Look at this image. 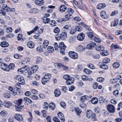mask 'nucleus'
Instances as JSON below:
<instances>
[{"instance_id":"69168bd1","label":"nucleus","mask_w":122,"mask_h":122,"mask_svg":"<svg viewBox=\"0 0 122 122\" xmlns=\"http://www.w3.org/2000/svg\"><path fill=\"white\" fill-rule=\"evenodd\" d=\"M20 82L17 83V84L15 85V86L16 88V90L18 91L19 90L20 87Z\"/></svg>"},{"instance_id":"3c124183","label":"nucleus","mask_w":122,"mask_h":122,"mask_svg":"<svg viewBox=\"0 0 122 122\" xmlns=\"http://www.w3.org/2000/svg\"><path fill=\"white\" fill-rule=\"evenodd\" d=\"M71 15L69 14H66L65 15V17L66 19V20H70L71 18Z\"/></svg>"},{"instance_id":"bf43d9fd","label":"nucleus","mask_w":122,"mask_h":122,"mask_svg":"<svg viewBox=\"0 0 122 122\" xmlns=\"http://www.w3.org/2000/svg\"><path fill=\"white\" fill-rule=\"evenodd\" d=\"M60 106L64 108H65L66 107V104L64 102H61L60 103Z\"/></svg>"},{"instance_id":"338daca9","label":"nucleus","mask_w":122,"mask_h":122,"mask_svg":"<svg viewBox=\"0 0 122 122\" xmlns=\"http://www.w3.org/2000/svg\"><path fill=\"white\" fill-rule=\"evenodd\" d=\"M54 47L55 49V50L56 51H57L58 48H59V46H58L57 43L56 42H55L54 43Z\"/></svg>"},{"instance_id":"b1692460","label":"nucleus","mask_w":122,"mask_h":122,"mask_svg":"<svg viewBox=\"0 0 122 122\" xmlns=\"http://www.w3.org/2000/svg\"><path fill=\"white\" fill-rule=\"evenodd\" d=\"M76 49L77 51L79 52H81L83 50L85 49L81 45H79L76 47Z\"/></svg>"},{"instance_id":"f8f14e48","label":"nucleus","mask_w":122,"mask_h":122,"mask_svg":"<svg viewBox=\"0 0 122 122\" xmlns=\"http://www.w3.org/2000/svg\"><path fill=\"white\" fill-rule=\"evenodd\" d=\"M92 113L91 110H87L86 113V117L88 118H90L92 115Z\"/></svg>"},{"instance_id":"7c9ffc66","label":"nucleus","mask_w":122,"mask_h":122,"mask_svg":"<svg viewBox=\"0 0 122 122\" xmlns=\"http://www.w3.org/2000/svg\"><path fill=\"white\" fill-rule=\"evenodd\" d=\"M98 100L96 97L93 98L91 101L92 103L94 104H96L98 103Z\"/></svg>"},{"instance_id":"c756f323","label":"nucleus","mask_w":122,"mask_h":122,"mask_svg":"<svg viewBox=\"0 0 122 122\" xmlns=\"http://www.w3.org/2000/svg\"><path fill=\"white\" fill-rule=\"evenodd\" d=\"M59 65L60 67H61L63 70L65 71H67L69 69V67L68 66L62 65L61 64H60Z\"/></svg>"},{"instance_id":"ddd939ff","label":"nucleus","mask_w":122,"mask_h":122,"mask_svg":"<svg viewBox=\"0 0 122 122\" xmlns=\"http://www.w3.org/2000/svg\"><path fill=\"white\" fill-rule=\"evenodd\" d=\"M58 117L60 118V119L61 120L62 122H64L65 119L64 116V115L61 112H59L57 114Z\"/></svg>"},{"instance_id":"49530a36","label":"nucleus","mask_w":122,"mask_h":122,"mask_svg":"<svg viewBox=\"0 0 122 122\" xmlns=\"http://www.w3.org/2000/svg\"><path fill=\"white\" fill-rule=\"evenodd\" d=\"M49 107L50 109L53 110L55 108V105L54 103H50L49 105Z\"/></svg>"},{"instance_id":"4d7b16f0","label":"nucleus","mask_w":122,"mask_h":122,"mask_svg":"<svg viewBox=\"0 0 122 122\" xmlns=\"http://www.w3.org/2000/svg\"><path fill=\"white\" fill-rule=\"evenodd\" d=\"M110 61V59L108 58H104L103 60V62L106 63H108Z\"/></svg>"},{"instance_id":"052dcab7","label":"nucleus","mask_w":122,"mask_h":122,"mask_svg":"<svg viewBox=\"0 0 122 122\" xmlns=\"http://www.w3.org/2000/svg\"><path fill=\"white\" fill-rule=\"evenodd\" d=\"M48 104L46 102H44L43 106V108L46 109H47L48 108Z\"/></svg>"},{"instance_id":"412c9836","label":"nucleus","mask_w":122,"mask_h":122,"mask_svg":"<svg viewBox=\"0 0 122 122\" xmlns=\"http://www.w3.org/2000/svg\"><path fill=\"white\" fill-rule=\"evenodd\" d=\"M106 6V5L104 3H100L97 6L98 9H101L105 8Z\"/></svg>"},{"instance_id":"de8ad7c7","label":"nucleus","mask_w":122,"mask_h":122,"mask_svg":"<svg viewBox=\"0 0 122 122\" xmlns=\"http://www.w3.org/2000/svg\"><path fill=\"white\" fill-rule=\"evenodd\" d=\"M50 25L53 27L55 26L56 24V21L54 20L51 21L50 22Z\"/></svg>"},{"instance_id":"774afa93","label":"nucleus","mask_w":122,"mask_h":122,"mask_svg":"<svg viewBox=\"0 0 122 122\" xmlns=\"http://www.w3.org/2000/svg\"><path fill=\"white\" fill-rule=\"evenodd\" d=\"M103 51V52L101 53V55L103 56H106L108 55V53L107 51H105L104 50Z\"/></svg>"},{"instance_id":"680f3d73","label":"nucleus","mask_w":122,"mask_h":122,"mask_svg":"<svg viewBox=\"0 0 122 122\" xmlns=\"http://www.w3.org/2000/svg\"><path fill=\"white\" fill-rule=\"evenodd\" d=\"M75 28L76 30L78 31H81L82 30V27L80 26H76Z\"/></svg>"},{"instance_id":"5fc2aeb1","label":"nucleus","mask_w":122,"mask_h":122,"mask_svg":"<svg viewBox=\"0 0 122 122\" xmlns=\"http://www.w3.org/2000/svg\"><path fill=\"white\" fill-rule=\"evenodd\" d=\"M92 57L94 58L97 59H98L100 58V55L98 54L93 55Z\"/></svg>"},{"instance_id":"dca6fc26","label":"nucleus","mask_w":122,"mask_h":122,"mask_svg":"<svg viewBox=\"0 0 122 122\" xmlns=\"http://www.w3.org/2000/svg\"><path fill=\"white\" fill-rule=\"evenodd\" d=\"M96 50L97 51L101 52L104 50V48L103 46H99L96 47Z\"/></svg>"},{"instance_id":"393cba45","label":"nucleus","mask_w":122,"mask_h":122,"mask_svg":"<svg viewBox=\"0 0 122 122\" xmlns=\"http://www.w3.org/2000/svg\"><path fill=\"white\" fill-rule=\"evenodd\" d=\"M49 43V41L47 40H45L43 43L42 46L44 48H46L48 46Z\"/></svg>"},{"instance_id":"a878e982","label":"nucleus","mask_w":122,"mask_h":122,"mask_svg":"<svg viewBox=\"0 0 122 122\" xmlns=\"http://www.w3.org/2000/svg\"><path fill=\"white\" fill-rule=\"evenodd\" d=\"M88 99V97L87 96L84 95L81 97L80 99V101L83 102L87 100Z\"/></svg>"},{"instance_id":"ea45409f","label":"nucleus","mask_w":122,"mask_h":122,"mask_svg":"<svg viewBox=\"0 0 122 122\" xmlns=\"http://www.w3.org/2000/svg\"><path fill=\"white\" fill-rule=\"evenodd\" d=\"M83 71L85 73L88 74H89L92 72L91 70L86 68L84 69Z\"/></svg>"},{"instance_id":"6ab92c4d","label":"nucleus","mask_w":122,"mask_h":122,"mask_svg":"<svg viewBox=\"0 0 122 122\" xmlns=\"http://www.w3.org/2000/svg\"><path fill=\"white\" fill-rule=\"evenodd\" d=\"M74 78L71 77L66 81V83L68 85H70L72 84L74 81Z\"/></svg>"},{"instance_id":"cd10ccee","label":"nucleus","mask_w":122,"mask_h":122,"mask_svg":"<svg viewBox=\"0 0 122 122\" xmlns=\"http://www.w3.org/2000/svg\"><path fill=\"white\" fill-rule=\"evenodd\" d=\"M38 26H36L32 30L30 31V32H27V33L29 35H30L32 33H34L35 31H36L37 29H38Z\"/></svg>"},{"instance_id":"79ce46f5","label":"nucleus","mask_w":122,"mask_h":122,"mask_svg":"<svg viewBox=\"0 0 122 122\" xmlns=\"http://www.w3.org/2000/svg\"><path fill=\"white\" fill-rule=\"evenodd\" d=\"M51 76V74L50 73H48L46 74L44 77L45 78L47 79V80H50Z\"/></svg>"},{"instance_id":"7ed1b4c3","label":"nucleus","mask_w":122,"mask_h":122,"mask_svg":"<svg viewBox=\"0 0 122 122\" xmlns=\"http://www.w3.org/2000/svg\"><path fill=\"white\" fill-rule=\"evenodd\" d=\"M107 109L110 113H113L115 111V107L112 104H108L107 106Z\"/></svg>"},{"instance_id":"13d9d810","label":"nucleus","mask_w":122,"mask_h":122,"mask_svg":"<svg viewBox=\"0 0 122 122\" xmlns=\"http://www.w3.org/2000/svg\"><path fill=\"white\" fill-rule=\"evenodd\" d=\"M63 77L64 79L67 80L71 78L70 76L67 74L64 75L63 76Z\"/></svg>"},{"instance_id":"f3484780","label":"nucleus","mask_w":122,"mask_h":122,"mask_svg":"<svg viewBox=\"0 0 122 122\" xmlns=\"http://www.w3.org/2000/svg\"><path fill=\"white\" fill-rule=\"evenodd\" d=\"M8 90L12 92V94L14 96H15L17 94V92H16L15 90V89H13L12 87L11 86H10L8 88Z\"/></svg>"},{"instance_id":"58836bf2","label":"nucleus","mask_w":122,"mask_h":122,"mask_svg":"<svg viewBox=\"0 0 122 122\" xmlns=\"http://www.w3.org/2000/svg\"><path fill=\"white\" fill-rule=\"evenodd\" d=\"M74 12L73 10L71 8H68L67 11V14H69L71 15L73 14Z\"/></svg>"},{"instance_id":"4468645a","label":"nucleus","mask_w":122,"mask_h":122,"mask_svg":"<svg viewBox=\"0 0 122 122\" xmlns=\"http://www.w3.org/2000/svg\"><path fill=\"white\" fill-rule=\"evenodd\" d=\"M66 46L65 45L63 42H61L60 43L59 45V48L60 49H65Z\"/></svg>"},{"instance_id":"6e6d98bb","label":"nucleus","mask_w":122,"mask_h":122,"mask_svg":"<svg viewBox=\"0 0 122 122\" xmlns=\"http://www.w3.org/2000/svg\"><path fill=\"white\" fill-rule=\"evenodd\" d=\"M76 32V30L75 28L73 27L71 28L70 31V33L71 34H73L75 33Z\"/></svg>"},{"instance_id":"20e7f679","label":"nucleus","mask_w":122,"mask_h":122,"mask_svg":"<svg viewBox=\"0 0 122 122\" xmlns=\"http://www.w3.org/2000/svg\"><path fill=\"white\" fill-rule=\"evenodd\" d=\"M15 78L18 80V81L20 82V83L22 85L24 84L25 83V81L24 78L20 75L16 76Z\"/></svg>"},{"instance_id":"39448f33","label":"nucleus","mask_w":122,"mask_h":122,"mask_svg":"<svg viewBox=\"0 0 122 122\" xmlns=\"http://www.w3.org/2000/svg\"><path fill=\"white\" fill-rule=\"evenodd\" d=\"M7 65L5 63L2 62L0 63V68L4 70L9 71V69L7 68Z\"/></svg>"},{"instance_id":"423d86ee","label":"nucleus","mask_w":122,"mask_h":122,"mask_svg":"<svg viewBox=\"0 0 122 122\" xmlns=\"http://www.w3.org/2000/svg\"><path fill=\"white\" fill-rule=\"evenodd\" d=\"M3 9H4V10L5 9L6 11H7V10L10 11H15V9L14 8L11 9L9 7L7 6L5 4L3 5Z\"/></svg>"},{"instance_id":"09e8293b","label":"nucleus","mask_w":122,"mask_h":122,"mask_svg":"<svg viewBox=\"0 0 122 122\" xmlns=\"http://www.w3.org/2000/svg\"><path fill=\"white\" fill-rule=\"evenodd\" d=\"M60 31V29L57 27H55L53 30V32L54 33L57 34L59 33Z\"/></svg>"},{"instance_id":"5701e85b","label":"nucleus","mask_w":122,"mask_h":122,"mask_svg":"<svg viewBox=\"0 0 122 122\" xmlns=\"http://www.w3.org/2000/svg\"><path fill=\"white\" fill-rule=\"evenodd\" d=\"M71 28V26L70 25H65L63 27V29L66 32H69V30Z\"/></svg>"},{"instance_id":"37998d69","label":"nucleus","mask_w":122,"mask_h":122,"mask_svg":"<svg viewBox=\"0 0 122 122\" xmlns=\"http://www.w3.org/2000/svg\"><path fill=\"white\" fill-rule=\"evenodd\" d=\"M36 50L39 51V52H42L43 49L42 47L41 46H38L36 49Z\"/></svg>"},{"instance_id":"0eeeda50","label":"nucleus","mask_w":122,"mask_h":122,"mask_svg":"<svg viewBox=\"0 0 122 122\" xmlns=\"http://www.w3.org/2000/svg\"><path fill=\"white\" fill-rule=\"evenodd\" d=\"M3 9H4V10L5 9L6 11H7V10L10 11H15V9L14 8L11 9L9 7L7 6L5 4L3 5Z\"/></svg>"},{"instance_id":"aec40b11","label":"nucleus","mask_w":122,"mask_h":122,"mask_svg":"<svg viewBox=\"0 0 122 122\" xmlns=\"http://www.w3.org/2000/svg\"><path fill=\"white\" fill-rule=\"evenodd\" d=\"M15 110L18 111H21L22 109L23 108L24 106H20L19 105H15Z\"/></svg>"},{"instance_id":"4c0bfd02","label":"nucleus","mask_w":122,"mask_h":122,"mask_svg":"<svg viewBox=\"0 0 122 122\" xmlns=\"http://www.w3.org/2000/svg\"><path fill=\"white\" fill-rule=\"evenodd\" d=\"M49 81V80H47V79L45 78L44 77L41 80V83L45 85L46 83Z\"/></svg>"},{"instance_id":"2f4dec72","label":"nucleus","mask_w":122,"mask_h":122,"mask_svg":"<svg viewBox=\"0 0 122 122\" xmlns=\"http://www.w3.org/2000/svg\"><path fill=\"white\" fill-rule=\"evenodd\" d=\"M54 94L55 96L57 97L60 95L61 92L59 89H57L55 90Z\"/></svg>"},{"instance_id":"f704fd0d","label":"nucleus","mask_w":122,"mask_h":122,"mask_svg":"<svg viewBox=\"0 0 122 122\" xmlns=\"http://www.w3.org/2000/svg\"><path fill=\"white\" fill-rule=\"evenodd\" d=\"M23 37V35L21 34H19L17 36V40L18 41L21 40L22 42H23L24 39L23 38H22Z\"/></svg>"},{"instance_id":"c85d7f7f","label":"nucleus","mask_w":122,"mask_h":122,"mask_svg":"<svg viewBox=\"0 0 122 122\" xmlns=\"http://www.w3.org/2000/svg\"><path fill=\"white\" fill-rule=\"evenodd\" d=\"M75 111L76 113L78 115H79L81 112V110L78 107L75 108Z\"/></svg>"},{"instance_id":"0e129e2a","label":"nucleus","mask_w":122,"mask_h":122,"mask_svg":"<svg viewBox=\"0 0 122 122\" xmlns=\"http://www.w3.org/2000/svg\"><path fill=\"white\" fill-rule=\"evenodd\" d=\"M104 79L102 77H100L97 79V81L100 82H102L104 81Z\"/></svg>"},{"instance_id":"2eb2a0df","label":"nucleus","mask_w":122,"mask_h":122,"mask_svg":"<svg viewBox=\"0 0 122 122\" xmlns=\"http://www.w3.org/2000/svg\"><path fill=\"white\" fill-rule=\"evenodd\" d=\"M60 35L61 39L65 40L67 37V33L65 32H62Z\"/></svg>"},{"instance_id":"a19ab883","label":"nucleus","mask_w":122,"mask_h":122,"mask_svg":"<svg viewBox=\"0 0 122 122\" xmlns=\"http://www.w3.org/2000/svg\"><path fill=\"white\" fill-rule=\"evenodd\" d=\"M15 67L14 64L13 63H11L9 65L7 66V68L9 69V71L10 69H13Z\"/></svg>"},{"instance_id":"f257e3e1","label":"nucleus","mask_w":122,"mask_h":122,"mask_svg":"<svg viewBox=\"0 0 122 122\" xmlns=\"http://www.w3.org/2000/svg\"><path fill=\"white\" fill-rule=\"evenodd\" d=\"M38 66L37 65L33 66L30 69L27 68L26 66L23 67L18 70V71H19L20 73H23L24 72H27L29 75H31L36 72L38 69Z\"/></svg>"},{"instance_id":"bb28decb","label":"nucleus","mask_w":122,"mask_h":122,"mask_svg":"<svg viewBox=\"0 0 122 122\" xmlns=\"http://www.w3.org/2000/svg\"><path fill=\"white\" fill-rule=\"evenodd\" d=\"M1 46L3 47H5L9 46L8 43L6 41H3L1 42L0 44Z\"/></svg>"},{"instance_id":"1a4fd4ad","label":"nucleus","mask_w":122,"mask_h":122,"mask_svg":"<svg viewBox=\"0 0 122 122\" xmlns=\"http://www.w3.org/2000/svg\"><path fill=\"white\" fill-rule=\"evenodd\" d=\"M14 117L17 120L19 121H21L23 120V118L21 115L18 114H16Z\"/></svg>"},{"instance_id":"a18cd8bd","label":"nucleus","mask_w":122,"mask_h":122,"mask_svg":"<svg viewBox=\"0 0 122 122\" xmlns=\"http://www.w3.org/2000/svg\"><path fill=\"white\" fill-rule=\"evenodd\" d=\"M24 100L25 102H28L30 103H32V101L30 99L27 97H25L24 98Z\"/></svg>"},{"instance_id":"c03bdc74","label":"nucleus","mask_w":122,"mask_h":122,"mask_svg":"<svg viewBox=\"0 0 122 122\" xmlns=\"http://www.w3.org/2000/svg\"><path fill=\"white\" fill-rule=\"evenodd\" d=\"M100 67L104 69H107L108 68V66L106 64H104L101 65Z\"/></svg>"},{"instance_id":"9b49d317","label":"nucleus","mask_w":122,"mask_h":122,"mask_svg":"<svg viewBox=\"0 0 122 122\" xmlns=\"http://www.w3.org/2000/svg\"><path fill=\"white\" fill-rule=\"evenodd\" d=\"M96 46V45L95 43L94 42H92L90 44H88L86 47L88 49H91Z\"/></svg>"},{"instance_id":"72a5a7b5","label":"nucleus","mask_w":122,"mask_h":122,"mask_svg":"<svg viewBox=\"0 0 122 122\" xmlns=\"http://www.w3.org/2000/svg\"><path fill=\"white\" fill-rule=\"evenodd\" d=\"M101 16L103 18H105L106 15V12L104 11H102L100 13Z\"/></svg>"},{"instance_id":"f03ea898","label":"nucleus","mask_w":122,"mask_h":122,"mask_svg":"<svg viewBox=\"0 0 122 122\" xmlns=\"http://www.w3.org/2000/svg\"><path fill=\"white\" fill-rule=\"evenodd\" d=\"M68 55L71 58L74 59H77L78 57L77 54L76 52L72 51L69 52Z\"/></svg>"},{"instance_id":"6e6552de","label":"nucleus","mask_w":122,"mask_h":122,"mask_svg":"<svg viewBox=\"0 0 122 122\" xmlns=\"http://www.w3.org/2000/svg\"><path fill=\"white\" fill-rule=\"evenodd\" d=\"M85 35L84 34L81 33H80L77 36V39L80 41H82L85 38Z\"/></svg>"},{"instance_id":"9d476101","label":"nucleus","mask_w":122,"mask_h":122,"mask_svg":"<svg viewBox=\"0 0 122 122\" xmlns=\"http://www.w3.org/2000/svg\"><path fill=\"white\" fill-rule=\"evenodd\" d=\"M67 9V8L65 5H63L60 6L58 10L60 12H63L65 11Z\"/></svg>"},{"instance_id":"e2e57ef3","label":"nucleus","mask_w":122,"mask_h":122,"mask_svg":"<svg viewBox=\"0 0 122 122\" xmlns=\"http://www.w3.org/2000/svg\"><path fill=\"white\" fill-rule=\"evenodd\" d=\"M55 38L57 40H59L60 39H61L60 35L59 34H57V35L55 36Z\"/></svg>"},{"instance_id":"864d4df0","label":"nucleus","mask_w":122,"mask_h":122,"mask_svg":"<svg viewBox=\"0 0 122 122\" xmlns=\"http://www.w3.org/2000/svg\"><path fill=\"white\" fill-rule=\"evenodd\" d=\"M91 119L93 121H95L97 120V118L96 117V115L95 114H93L91 117Z\"/></svg>"},{"instance_id":"4be33fe9","label":"nucleus","mask_w":122,"mask_h":122,"mask_svg":"<svg viewBox=\"0 0 122 122\" xmlns=\"http://www.w3.org/2000/svg\"><path fill=\"white\" fill-rule=\"evenodd\" d=\"M27 45L29 48H32L34 47V44L33 42L29 41L27 43Z\"/></svg>"},{"instance_id":"e433bc0d","label":"nucleus","mask_w":122,"mask_h":122,"mask_svg":"<svg viewBox=\"0 0 122 122\" xmlns=\"http://www.w3.org/2000/svg\"><path fill=\"white\" fill-rule=\"evenodd\" d=\"M112 66L114 68H117L119 66L120 63L118 62H115L113 64Z\"/></svg>"},{"instance_id":"c9c22d12","label":"nucleus","mask_w":122,"mask_h":122,"mask_svg":"<svg viewBox=\"0 0 122 122\" xmlns=\"http://www.w3.org/2000/svg\"><path fill=\"white\" fill-rule=\"evenodd\" d=\"M87 35L89 38L91 39H92L94 37V36L92 32H88L86 33Z\"/></svg>"},{"instance_id":"a211bd4d","label":"nucleus","mask_w":122,"mask_h":122,"mask_svg":"<svg viewBox=\"0 0 122 122\" xmlns=\"http://www.w3.org/2000/svg\"><path fill=\"white\" fill-rule=\"evenodd\" d=\"M44 1L43 0H36L35 3L36 5L41 6L43 5Z\"/></svg>"},{"instance_id":"603ef678","label":"nucleus","mask_w":122,"mask_h":122,"mask_svg":"<svg viewBox=\"0 0 122 122\" xmlns=\"http://www.w3.org/2000/svg\"><path fill=\"white\" fill-rule=\"evenodd\" d=\"M30 11L32 13H36L38 12L39 10L37 8H33L31 9Z\"/></svg>"},{"instance_id":"8fccbe9b","label":"nucleus","mask_w":122,"mask_h":122,"mask_svg":"<svg viewBox=\"0 0 122 122\" xmlns=\"http://www.w3.org/2000/svg\"><path fill=\"white\" fill-rule=\"evenodd\" d=\"M47 49L48 52L50 53L52 52L54 50L53 48L51 46H48Z\"/></svg>"},{"instance_id":"473e14b6","label":"nucleus","mask_w":122,"mask_h":122,"mask_svg":"<svg viewBox=\"0 0 122 122\" xmlns=\"http://www.w3.org/2000/svg\"><path fill=\"white\" fill-rule=\"evenodd\" d=\"M43 22L45 24L48 23L50 20V19L46 17H44L43 19Z\"/></svg>"}]
</instances>
